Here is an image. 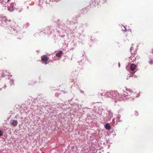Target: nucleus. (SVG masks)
<instances>
[{"label": "nucleus", "mask_w": 153, "mask_h": 153, "mask_svg": "<svg viewBox=\"0 0 153 153\" xmlns=\"http://www.w3.org/2000/svg\"><path fill=\"white\" fill-rule=\"evenodd\" d=\"M119 66H120V63H119Z\"/></svg>", "instance_id": "2eb2a0df"}, {"label": "nucleus", "mask_w": 153, "mask_h": 153, "mask_svg": "<svg viewBox=\"0 0 153 153\" xmlns=\"http://www.w3.org/2000/svg\"><path fill=\"white\" fill-rule=\"evenodd\" d=\"M134 94V93L133 92H132L131 93V94H130L129 95L130 96H131V97L132 99H134L135 97H136V95L133 96V95Z\"/></svg>", "instance_id": "9d476101"}, {"label": "nucleus", "mask_w": 153, "mask_h": 153, "mask_svg": "<svg viewBox=\"0 0 153 153\" xmlns=\"http://www.w3.org/2000/svg\"><path fill=\"white\" fill-rule=\"evenodd\" d=\"M128 95H129V94H128V95H126V96H128Z\"/></svg>", "instance_id": "4468645a"}, {"label": "nucleus", "mask_w": 153, "mask_h": 153, "mask_svg": "<svg viewBox=\"0 0 153 153\" xmlns=\"http://www.w3.org/2000/svg\"><path fill=\"white\" fill-rule=\"evenodd\" d=\"M152 53H153V49Z\"/></svg>", "instance_id": "dca6fc26"}, {"label": "nucleus", "mask_w": 153, "mask_h": 153, "mask_svg": "<svg viewBox=\"0 0 153 153\" xmlns=\"http://www.w3.org/2000/svg\"><path fill=\"white\" fill-rule=\"evenodd\" d=\"M62 51H59V53H56V56L57 57H60L61 56V55H62Z\"/></svg>", "instance_id": "6e6552de"}, {"label": "nucleus", "mask_w": 153, "mask_h": 153, "mask_svg": "<svg viewBox=\"0 0 153 153\" xmlns=\"http://www.w3.org/2000/svg\"><path fill=\"white\" fill-rule=\"evenodd\" d=\"M136 57H135L134 55H133V56L131 55L130 57V61L131 62L135 61L136 60Z\"/></svg>", "instance_id": "0eeeda50"}, {"label": "nucleus", "mask_w": 153, "mask_h": 153, "mask_svg": "<svg viewBox=\"0 0 153 153\" xmlns=\"http://www.w3.org/2000/svg\"><path fill=\"white\" fill-rule=\"evenodd\" d=\"M111 98L113 99H115V102H117L118 101L121 100V97H120L118 93L116 91L112 92Z\"/></svg>", "instance_id": "f257e3e1"}, {"label": "nucleus", "mask_w": 153, "mask_h": 153, "mask_svg": "<svg viewBox=\"0 0 153 153\" xmlns=\"http://www.w3.org/2000/svg\"><path fill=\"white\" fill-rule=\"evenodd\" d=\"M136 68V65L134 64H132L131 65V66H130V69L131 71H134V70Z\"/></svg>", "instance_id": "423d86ee"}, {"label": "nucleus", "mask_w": 153, "mask_h": 153, "mask_svg": "<svg viewBox=\"0 0 153 153\" xmlns=\"http://www.w3.org/2000/svg\"><path fill=\"white\" fill-rule=\"evenodd\" d=\"M10 0H8L7 2H8Z\"/></svg>", "instance_id": "ddd939ff"}, {"label": "nucleus", "mask_w": 153, "mask_h": 153, "mask_svg": "<svg viewBox=\"0 0 153 153\" xmlns=\"http://www.w3.org/2000/svg\"><path fill=\"white\" fill-rule=\"evenodd\" d=\"M3 134V131L1 130H0V136H2Z\"/></svg>", "instance_id": "9b49d317"}, {"label": "nucleus", "mask_w": 153, "mask_h": 153, "mask_svg": "<svg viewBox=\"0 0 153 153\" xmlns=\"http://www.w3.org/2000/svg\"><path fill=\"white\" fill-rule=\"evenodd\" d=\"M149 63L150 64H152V61L151 60L149 61Z\"/></svg>", "instance_id": "f8f14e48"}, {"label": "nucleus", "mask_w": 153, "mask_h": 153, "mask_svg": "<svg viewBox=\"0 0 153 153\" xmlns=\"http://www.w3.org/2000/svg\"><path fill=\"white\" fill-rule=\"evenodd\" d=\"M11 124L13 126H16L18 124V122L16 120H13L12 121Z\"/></svg>", "instance_id": "39448f33"}, {"label": "nucleus", "mask_w": 153, "mask_h": 153, "mask_svg": "<svg viewBox=\"0 0 153 153\" xmlns=\"http://www.w3.org/2000/svg\"><path fill=\"white\" fill-rule=\"evenodd\" d=\"M111 93L109 92H107L106 93H103L101 94H100V95L101 96H105V97H108L109 96L111 95Z\"/></svg>", "instance_id": "20e7f679"}, {"label": "nucleus", "mask_w": 153, "mask_h": 153, "mask_svg": "<svg viewBox=\"0 0 153 153\" xmlns=\"http://www.w3.org/2000/svg\"><path fill=\"white\" fill-rule=\"evenodd\" d=\"M49 58L46 56H42L41 57V60L43 62V63L45 64H47V62Z\"/></svg>", "instance_id": "f03ea898"}, {"label": "nucleus", "mask_w": 153, "mask_h": 153, "mask_svg": "<svg viewBox=\"0 0 153 153\" xmlns=\"http://www.w3.org/2000/svg\"><path fill=\"white\" fill-rule=\"evenodd\" d=\"M105 128L108 130H109L111 128V127L109 125V124L108 123H107L105 125Z\"/></svg>", "instance_id": "1a4fd4ad"}, {"label": "nucleus", "mask_w": 153, "mask_h": 153, "mask_svg": "<svg viewBox=\"0 0 153 153\" xmlns=\"http://www.w3.org/2000/svg\"><path fill=\"white\" fill-rule=\"evenodd\" d=\"M130 51L132 56L135 55L137 53L136 49L134 48L133 46L131 47Z\"/></svg>", "instance_id": "7ed1b4c3"}]
</instances>
